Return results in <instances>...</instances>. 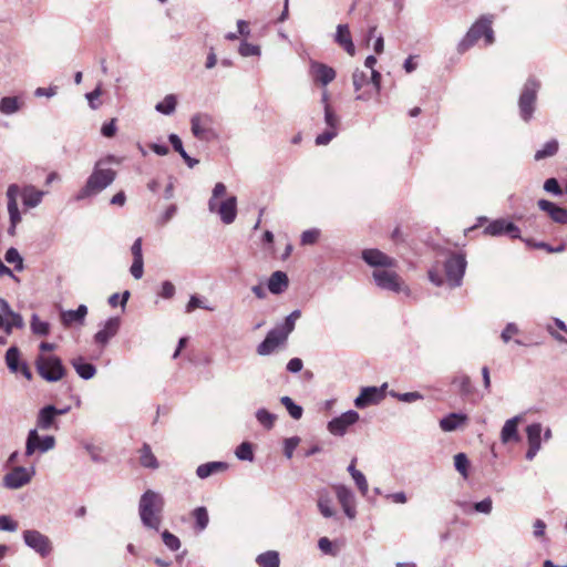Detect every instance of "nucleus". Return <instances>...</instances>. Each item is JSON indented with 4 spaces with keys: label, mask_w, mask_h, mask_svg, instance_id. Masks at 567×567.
Segmentation results:
<instances>
[{
    "label": "nucleus",
    "mask_w": 567,
    "mask_h": 567,
    "mask_svg": "<svg viewBox=\"0 0 567 567\" xmlns=\"http://www.w3.org/2000/svg\"><path fill=\"white\" fill-rule=\"evenodd\" d=\"M118 164L114 155H107L104 158L99 159L91 175L87 177L85 185L75 196L76 200H82L87 197L94 196L107 188L116 178V172L109 167L110 164Z\"/></svg>",
    "instance_id": "f257e3e1"
},
{
    "label": "nucleus",
    "mask_w": 567,
    "mask_h": 567,
    "mask_svg": "<svg viewBox=\"0 0 567 567\" xmlns=\"http://www.w3.org/2000/svg\"><path fill=\"white\" fill-rule=\"evenodd\" d=\"M163 496L153 491H145L138 503V515L144 527L158 532L162 524V512L164 509Z\"/></svg>",
    "instance_id": "f03ea898"
},
{
    "label": "nucleus",
    "mask_w": 567,
    "mask_h": 567,
    "mask_svg": "<svg viewBox=\"0 0 567 567\" xmlns=\"http://www.w3.org/2000/svg\"><path fill=\"white\" fill-rule=\"evenodd\" d=\"M466 259L462 254H452L444 262L445 281L450 288H456L462 285L463 277L466 269ZM430 281L440 287L444 284V278L440 275L437 268L429 270Z\"/></svg>",
    "instance_id": "7ed1b4c3"
},
{
    "label": "nucleus",
    "mask_w": 567,
    "mask_h": 567,
    "mask_svg": "<svg viewBox=\"0 0 567 567\" xmlns=\"http://www.w3.org/2000/svg\"><path fill=\"white\" fill-rule=\"evenodd\" d=\"M482 37H484L485 45H491L494 42L492 20L487 17H482L470 28L465 37L458 42L457 51L464 53Z\"/></svg>",
    "instance_id": "20e7f679"
},
{
    "label": "nucleus",
    "mask_w": 567,
    "mask_h": 567,
    "mask_svg": "<svg viewBox=\"0 0 567 567\" xmlns=\"http://www.w3.org/2000/svg\"><path fill=\"white\" fill-rule=\"evenodd\" d=\"M539 89L540 81L534 76L528 78L522 87L518 97V111L520 118L526 123L533 118Z\"/></svg>",
    "instance_id": "39448f33"
},
{
    "label": "nucleus",
    "mask_w": 567,
    "mask_h": 567,
    "mask_svg": "<svg viewBox=\"0 0 567 567\" xmlns=\"http://www.w3.org/2000/svg\"><path fill=\"white\" fill-rule=\"evenodd\" d=\"M35 368L48 382H56L65 375V368L56 355H39L35 360Z\"/></svg>",
    "instance_id": "423d86ee"
},
{
    "label": "nucleus",
    "mask_w": 567,
    "mask_h": 567,
    "mask_svg": "<svg viewBox=\"0 0 567 567\" xmlns=\"http://www.w3.org/2000/svg\"><path fill=\"white\" fill-rule=\"evenodd\" d=\"M190 128L194 136L200 141L210 142L218 138L215 121L208 114H195L190 118Z\"/></svg>",
    "instance_id": "0eeeda50"
},
{
    "label": "nucleus",
    "mask_w": 567,
    "mask_h": 567,
    "mask_svg": "<svg viewBox=\"0 0 567 567\" xmlns=\"http://www.w3.org/2000/svg\"><path fill=\"white\" fill-rule=\"evenodd\" d=\"M22 537L24 544L41 557L49 556L53 549L51 539L37 529L24 530Z\"/></svg>",
    "instance_id": "6e6552de"
},
{
    "label": "nucleus",
    "mask_w": 567,
    "mask_h": 567,
    "mask_svg": "<svg viewBox=\"0 0 567 567\" xmlns=\"http://www.w3.org/2000/svg\"><path fill=\"white\" fill-rule=\"evenodd\" d=\"M55 446V439L52 435L40 436L38 429H31L28 432L25 441V456H32L37 451L47 453Z\"/></svg>",
    "instance_id": "1a4fd4ad"
},
{
    "label": "nucleus",
    "mask_w": 567,
    "mask_h": 567,
    "mask_svg": "<svg viewBox=\"0 0 567 567\" xmlns=\"http://www.w3.org/2000/svg\"><path fill=\"white\" fill-rule=\"evenodd\" d=\"M372 277L375 281V285L384 290H390L393 292L403 291V281L400 276L392 270V268H383V269H374L372 272Z\"/></svg>",
    "instance_id": "9d476101"
},
{
    "label": "nucleus",
    "mask_w": 567,
    "mask_h": 567,
    "mask_svg": "<svg viewBox=\"0 0 567 567\" xmlns=\"http://www.w3.org/2000/svg\"><path fill=\"white\" fill-rule=\"evenodd\" d=\"M388 383L380 386H365L362 388L360 394L354 400V405L358 409H364L369 405L379 404L386 395Z\"/></svg>",
    "instance_id": "9b49d317"
},
{
    "label": "nucleus",
    "mask_w": 567,
    "mask_h": 567,
    "mask_svg": "<svg viewBox=\"0 0 567 567\" xmlns=\"http://www.w3.org/2000/svg\"><path fill=\"white\" fill-rule=\"evenodd\" d=\"M360 419V415L354 410H349L341 415L333 417L328 423V431L334 436H343L348 429L355 424Z\"/></svg>",
    "instance_id": "f8f14e48"
},
{
    "label": "nucleus",
    "mask_w": 567,
    "mask_h": 567,
    "mask_svg": "<svg viewBox=\"0 0 567 567\" xmlns=\"http://www.w3.org/2000/svg\"><path fill=\"white\" fill-rule=\"evenodd\" d=\"M34 473V467H31V470L29 471L23 466H17L11 472L4 475L3 485L7 488L11 489L21 488L31 481Z\"/></svg>",
    "instance_id": "ddd939ff"
},
{
    "label": "nucleus",
    "mask_w": 567,
    "mask_h": 567,
    "mask_svg": "<svg viewBox=\"0 0 567 567\" xmlns=\"http://www.w3.org/2000/svg\"><path fill=\"white\" fill-rule=\"evenodd\" d=\"M489 236L508 235L511 238H520L519 228L512 221L504 218L495 219L484 229Z\"/></svg>",
    "instance_id": "4468645a"
},
{
    "label": "nucleus",
    "mask_w": 567,
    "mask_h": 567,
    "mask_svg": "<svg viewBox=\"0 0 567 567\" xmlns=\"http://www.w3.org/2000/svg\"><path fill=\"white\" fill-rule=\"evenodd\" d=\"M362 259L374 269L394 268L396 260L379 249H364Z\"/></svg>",
    "instance_id": "2eb2a0df"
},
{
    "label": "nucleus",
    "mask_w": 567,
    "mask_h": 567,
    "mask_svg": "<svg viewBox=\"0 0 567 567\" xmlns=\"http://www.w3.org/2000/svg\"><path fill=\"white\" fill-rule=\"evenodd\" d=\"M120 326L121 319L118 317L109 318L102 329L94 334V342L101 348L106 347L110 340L117 334Z\"/></svg>",
    "instance_id": "dca6fc26"
},
{
    "label": "nucleus",
    "mask_w": 567,
    "mask_h": 567,
    "mask_svg": "<svg viewBox=\"0 0 567 567\" xmlns=\"http://www.w3.org/2000/svg\"><path fill=\"white\" fill-rule=\"evenodd\" d=\"M286 341L287 338L284 336V333L274 328L267 333L264 341L257 346V353L262 357L269 355Z\"/></svg>",
    "instance_id": "f3484780"
},
{
    "label": "nucleus",
    "mask_w": 567,
    "mask_h": 567,
    "mask_svg": "<svg viewBox=\"0 0 567 567\" xmlns=\"http://www.w3.org/2000/svg\"><path fill=\"white\" fill-rule=\"evenodd\" d=\"M334 491L344 514L348 518L353 519L357 515V509L354 506V494L349 487L344 485H336Z\"/></svg>",
    "instance_id": "a211bd4d"
},
{
    "label": "nucleus",
    "mask_w": 567,
    "mask_h": 567,
    "mask_svg": "<svg viewBox=\"0 0 567 567\" xmlns=\"http://www.w3.org/2000/svg\"><path fill=\"white\" fill-rule=\"evenodd\" d=\"M37 429L41 431L58 430L54 405H45L39 410L37 415Z\"/></svg>",
    "instance_id": "6ab92c4d"
},
{
    "label": "nucleus",
    "mask_w": 567,
    "mask_h": 567,
    "mask_svg": "<svg viewBox=\"0 0 567 567\" xmlns=\"http://www.w3.org/2000/svg\"><path fill=\"white\" fill-rule=\"evenodd\" d=\"M214 213H217L219 215L224 224H231L237 216V198L235 196H229L219 204L217 202L216 210Z\"/></svg>",
    "instance_id": "aec40b11"
},
{
    "label": "nucleus",
    "mask_w": 567,
    "mask_h": 567,
    "mask_svg": "<svg viewBox=\"0 0 567 567\" xmlns=\"http://www.w3.org/2000/svg\"><path fill=\"white\" fill-rule=\"evenodd\" d=\"M537 206L540 210L547 213L553 221L557 224L567 223V210L565 208H561L547 199H539L537 202Z\"/></svg>",
    "instance_id": "412c9836"
},
{
    "label": "nucleus",
    "mask_w": 567,
    "mask_h": 567,
    "mask_svg": "<svg viewBox=\"0 0 567 567\" xmlns=\"http://www.w3.org/2000/svg\"><path fill=\"white\" fill-rule=\"evenodd\" d=\"M20 193L19 186L12 184L7 189L8 197V213L10 218V224L18 225L21 221V215L18 208L17 198Z\"/></svg>",
    "instance_id": "4be33fe9"
},
{
    "label": "nucleus",
    "mask_w": 567,
    "mask_h": 567,
    "mask_svg": "<svg viewBox=\"0 0 567 567\" xmlns=\"http://www.w3.org/2000/svg\"><path fill=\"white\" fill-rule=\"evenodd\" d=\"M334 41L343 48V50L351 56L355 54V47L353 44L349 25L348 24H339L337 27Z\"/></svg>",
    "instance_id": "5701e85b"
},
{
    "label": "nucleus",
    "mask_w": 567,
    "mask_h": 567,
    "mask_svg": "<svg viewBox=\"0 0 567 567\" xmlns=\"http://www.w3.org/2000/svg\"><path fill=\"white\" fill-rule=\"evenodd\" d=\"M311 73L313 74L315 80L322 85H328L336 78V71L331 66L319 62H312Z\"/></svg>",
    "instance_id": "b1692460"
},
{
    "label": "nucleus",
    "mask_w": 567,
    "mask_h": 567,
    "mask_svg": "<svg viewBox=\"0 0 567 567\" xmlns=\"http://www.w3.org/2000/svg\"><path fill=\"white\" fill-rule=\"evenodd\" d=\"M288 284L289 280L287 274L278 270L271 274L268 279L267 287L271 293L279 295L287 289Z\"/></svg>",
    "instance_id": "393cba45"
},
{
    "label": "nucleus",
    "mask_w": 567,
    "mask_h": 567,
    "mask_svg": "<svg viewBox=\"0 0 567 567\" xmlns=\"http://www.w3.org/2000/svg\"><path fill=\"white\" fill-rule=\"evenodd\" d=\"M467 421V416L463 413H450L440 420V427L444 432H452L463 426Z\"/></svg>",
    "instance_id": "a878e982"
},
{
    "label": "nucleus",
    "mask_w": 567,
    "mask_h": 567,
    "mask_svg": "<svg viewBox=\"0 0 567 567\" xmlns=\"http://www.w3.org/2000/svg\"><path fill=\"white\" fill-rule=\"evenodd\" d=\"M522 420L519 415H516L505 422L501 431V441L508 443L511 441H518V423Z\"/></svg>",
    "instance_id": "bb28decb"
},
{
    "label": "nucleus",
    "mask_w": 567,
    "mask_h": 567,
    "mask_svg": "<svg viewBox=\"0 0 567 567\" xmlns=\"http://www.w3.org/2000/svg\"><path fill=\"white\" fill-rule=\"evenodd\" d=\"M87 315V308L80 305L75 310H65L61 312V321L64 326L69 327L74 322L82 323Z\"/></svg>",
    "instance_id": "cd10ccee"
},
{
    "label": "nucleus",
    "mask_w": 567,
    "mask_h": 567,
    "mask_svg": "<svg viewBox=\"0 0 567 567\" xmlns=\"http://www.w3.org/2000/svg\"><path fill=\"white\" fill-rule=\"evenodd\" d=\"M71 364L79 374L84 380L92 379L96 373V368L89 362H85L82 357H78L71 360Z\"/></svg>",
    "instance_id": "c85d7f7f"
},
{
    "label": "nucleus",
    "mask_w": 567,
    "mask_h": 567,
    "mask_svg": "<svg viewBox=\"0 0 567 567\" xmlns=\"http://www.w3.org/2000/svg\"><path fill=\"white\" fill-rule=\"evenodd\" d=\"M317 505L320 514L323 517L330 518L336 515V511L332 506V498L327 489H322L318 493Z\"/></svg>",
    "instance_id": "c756f323"
},
{
    "label": "nucleus",
    "mask_w": 567,
    "mask_h": 567,
    "mask_svg": "<svg viewBox=\"0 0 567 567\" xmlns=\"http://www.w3.org/2000/svg\"><path fill=\"white\" fill-rule=\"evenodd\" d=\"M44 192L38 190L34 186H25L22 190L23 205L29 208L37 207L44 196Z\"/></svg>",
    "instance_id": "7c9ffc66"
},
{
    "label": "nucleus",
    "mask_w": 567,
    "mask_h": 567,
    "mask_svg": "<svg viewBox=\"0 0 567 567\" xmlns=\"http://www.w3.org/2000/svg\"><path fill=\"white\" fill-rule=\"evenodd\" d=\"M227 468L228 464L225 462H208L199 465L196 470V474L199 478L204 480L215 473L226 471Z\"/></svg>",
    "instance_id": "2f4dec72"
},
{
    "label": "nucleus",
    "mask_w": 567,
    "mask_h": 567,
    "mask_svg": "<svg viewBox=\"0 0 567 567\" xmlns=\"http://www.w3.org/2000/svg\"><path fill=\"white\" fill-rule=\"evenodd\" d=\"M138 452L140 463L143 467L150 470H157L159 467L158 461L154 453L152 452L150 444L144 443Z\"/></svg>",
    "instance_id": "473e14b6"
},
{
    "label": "nucleus",
    "mask_w": 567,
    "mask_h": 567,
    "mask_svg": "<svg viewBox=\"0 0 567 567\" xmlns=\"http://www.w3.org/2000/svg\"><path fill=\"white\" fill-rule=\"evenodd\" d=\"M256 563L260 567H279L280 558L279 553L276 550H268L257 556Z\"/></svg>",
    "instance_id": "72a5a7b5"
},
{
    "label": "nucleus",
    "mask_w": 567,
    "mask_h": 567,
    "mask_svg": "<svg viewBox=\"0 0 567 567\" xmlns=\"http://www.w3.org/2000/svg\"><path fill=\"white\" fill-rule=\"evenodd\" d=\"M21 107V103L17 96H4L0 100V113L11 115L17 113Z\"/></svg>",
    "instance_id": "f704fd0d"
},
{
    "label": "nucleus",
    "mask_w": 567,
    "mask_h": 567,
    "mask_svg": "<svg viewBox=\"0 0 567 567\" xmlns=\"http://www.w3.org/2000/svg\"><path fill=\"white\" fill-rule=\"evenodd\" d=\"M542 431L543 426L540 423H532L526 427L528 445L542 447Z\"/></svg>",
    "instance_id": "c9c22d12"
},
{
    "label": "nucleus",
    "mask_w": 567,
    "mask_h": 567,
    "mask_svg": "<svg viewBox=\"0 0 567 567\" xmlns=\"http://www.w3.org/2000/svg\"><path fill=\"white\" fill-rule=\"evenodd\" d=\"M558 151L557 140H550L544 144V146L535 153V161H542L547 157L554 156Z\"/></svg>",
    "instance_id": "e433bc0d"
},
{
    "label": "nucleus",
    "mask_w": 567,
    "mask_h": 567,
    "mask_svg": "<svg viewBox=\"0 0 567 567\" xmlns=\"http://www.w3.org/2000/svg\"><path fill=\"white\" fill-rule=\"evenodd\" d=\"M177 100L174 94H168L162 102L155 105V110L162 114L171 115L176 109Z\"/></svg>",
    "instance_id": "4c0bfd02"
},
{
    "label": "nucleus",
    "mask_w": 567,
    "mask_h": 567,
    "mask_svg": "<svg viewBox=\"0 0 567 567\" xmlns=\"http://www.w3.org/2000/svg\"><path fill=\"white\" fill-rule=\"evenodd\" d=\"M19 359H20V352H19V349L17 347H11L7 350V353H6V363L9 368V370L13 373H17L19 372V368H20V363H19Z\"/></svg>",
    "instance_id": "58836bf2"
},
{
    "label": "nucleus",
    "mask_w": 567,
    "mask_h": 567,
    "mask_svg": "<svg viewBox=\"0 0 567 567\" xmlns=\"http://www.w3.org/2000/svg\"><path fill=\"white\" fill-rule=\"evenodd\" d=\"M281 404L286 408L289 415L295 419L299 420L302 416L303 409L302 406L296 404L290 396H281L280 398Z\"/></svg>",
    "instance_id": "ea45409f"
},
{
    "label": "nucleus",
    "mask_w": 567,
    "mask_h": 567,
    "mask_svg": "<svg viewBox=\"0 0 567 567\" xmlns=\"http://www.w3.org/2000/svg\"><path fill=\"white\" fill-rule=\"evenodd\" d=\"M235 455L240 461H254V451H252V444L249 442H243L240 443L235 451Z\"/></svg>",
    "instance_id": "a19ab883"
},
{
    "label": "nucleus",
    "mask_w": 567,
    "mask_h": 567,
    "mask_svg": "<svg viewBox=\"0 0 567 567\" xmlns=\"http://www.w3.org/2000/svg\"><path fill=\"white\" fill-rule=\"evenodd\" d=\"M454 466L455 470L463 476V478L468 477L470 461L465 453H457L454 456Z\"/></svg>",
    "instance_id": "79ce46f5"
},
{
    "label": "nucleus",
    "mask_w": 567,
    "mask_h": 567,
    "mask_svg": "<svg viewBox=\"0 0 567 567\" xmlns=\"http://www.w3.org/2000/svg\"><path fill=\"white\" fill-rule=\"evenodd\" d=\"M256 419L265 429L270 430L277 417L266 409H259L256 412Z\"/></svg>",
    "instance_id": "37998d69"
},
{
    "label": "nucleus",
    "mask_w": 567,
    "mask_h": 567,
    "mask_svg": "<svg viewBox=\"0 0 567 567\" xmlns=\"http://www.w3.org/2000/svg\"><path fill=\"white\" fill-rule=\"evenodd\" d=\"M389 395L405 403H412L419 400H423V394L414 391V392H405V393H399L396 391L391 390L389 392Z\"/></svg>",
    "instance_id": "c03bdc74"
},
{
    "label": "nucleus",
    "mask_w": 567,
    "mask_h": 567,
    "mask_svg": "<svg viewBox=\"0 0 567 567\" xmlns=\"http://www.w3.org/2000/svg\"><path fill=\"white\" fill-rule=\"evenodd\" d=\"M193 516L196 520V526H197L198 530H200V532L204 530L207 527L208 522H209L207 509L203 506L197 507L194 509Z\"/></svg>",
    "instance_id": "a18cd8bd"
},
{
    "label": "nucleus",
    "mask_w": 567,
    "mask_h": 567,
    "mask_svg": "<svg viewBox=\"0 0 567 567\" xmlns=\"http://www.w3.org/2000/svg\"><path fill=\"white\" fill-rule=\"evenodd\" d=\"M31 330L34 334L47 336L50 332V324L41 321L37 315H33L31 318Z\"/></svg>",
    "instance_id": "49530a36"
},
{
    "label": "nucleus",
    "mask_w": 567,
    "mask_h": 567,
    "mask_svg": "<svg viewBox=\"0 0 567 567\" xmlns=\"http://www.w3.org/2000/svg\"><path fill=\"white\" fill-rule=\"evenodd\" d=\"M352 83H353L354 90L357 92H359L365 85L370 84V79L364 71L357 69L352 74Z\"/></svg>",
    "instance_id": "de8ad7c7"
},
{
    "label": "nucleus",
    "mask_w": 567,
    "mask_h": 567,
    "mask_svg": "<svg viewBox=\"0 0 567 567\" xmlns=\"http://www.w3.org/2000/svg\"><path fill=\"white\" fill-rule=\"evenodd\" d=\"M4 259L9 264H13L14 268L18 271H21L23 269V259L16 248H13V247L9 248L6 251Z\"/></svg>",
    "instance_id": "09e8293b"
},
{
    "label": "nucleus",
    "mask_w": 567,
    "mask_h": 567,
    "mask_svg": "<svg viewBox=\"0 0 567 567\" xmlns=\"http://www.w3.org/2000/svg\"><path fill=\"white\" fill-rule=\"evenodd\" d=\"M226 194V186L223 183H217L212 192V197L208 200V209L209 212L216 210L217 199L223 197Z\"/></svg>",
    "instance_id": "8fccbe9b"
},
{
    "label": "nucleus",
    "mask_w": 567,
    "mask_h": 567,
    "mask_svg": "<svg viewBox=\"0 0 567 567\" xmlns=\"http://www.w3.org/2000/svg\"><path fill=\"white\" fill-rule=\"evenodd\" d=\"M324 123L328 128H334L336 131L339 128L340 120L330 104H326L324 106Z\"/></svg>",
    "instance_id": "3c124183"
},
{
    "label": "nucleus",
    "mask_w": 567,
    "mask_h": 567,
    "mask_svg": "<svg viewBox=\"0 0 567 567\" xmlns=\"http://www.w3.org/2000/svg\"><path fill=\"white\" fill-rule=\"evenodd\" d=\"M7 318H8L7 326H6L7 334H10L12 332L13 328H19V329L23 328L24 321H23V318L21 317V315L13 311Z\"/></svg>",
    "instance_id": "603ef678"
},
{
    "label": "nucleus",
    "mask_w": 567,
    "mask_h": 567,
    "mask_svg": "<svg viewBox=\"0 0 567 567\" xmlns=\"http://www.w3.org/2000/svg\"><path fill=\"white\" fill-rule=\"evenodd\" d=\"M320 237V230L317 228H311L308 230H305L301 234L300 243L302 246L313 245L318 241Z\"/></svg>",
    "instance_id": "864d4df0"
},
{
    "label": "nucleus",
    "mask_w": 567,
    "mask_h": 567,
    "mask_svg": "<svg viewBox=\"0 0 567 567\" xmlns=\"http://www.w3.org/2000/svg\"><path fill=\"white\" fill-rule=\"evenodd\" d=\"M452 383L455 384V385H458L460 386V391L463 394H470L472 392L471 379L466 374H461V375L455 377L453 379Z\"/></svg>",
    "instance_id": "5fc2aeb1"
},
{
    "label": "nucleus",
    "mask_w": 567,
    "mask_h": 567,
    "mask_svg": "<svg viewBox=\"0 0 567 567\" xmlns=\"http://www.w3.org/2000/svg\"><path fill=\"white\" fill-rule=\"evenodd\" d=\"M162 539L165 546L173 551L179 549L181 547V542L178 537L169 533L168 530H164L162 533Z\"/></svg>",
    "instance_id": "6e6d98bb"
},
{
    "label": "nucleus",
    "mask_w": 567,
    "mask_h": 567,
    "mask_svg": "<svg viewBox=\"0 0 567 567\" xmlns=\"http://www.w3.org/2000/svg\"><path fill=\"white\" fill-rule=\"evenodd\" d=\"M238 52L241 56H259L260 48L252 43L241 42Z\"/></svg>",
    "instance_id": "4d7b16f0"
},
{
    "label": "nucleus",
    "mask_w": 567,
    "mask_h": 567,
    "mask_svg": "<svg viewBox=\"0 0 567 567\" xmlns=\"http://www.w3.org/2000/svg\"><path fill=\"white\" fill-rule=\"evenodd\" d=\"M337 135L338 131L334 128H327L316 137V144L319 146L328 145Z\"/></svg>",
    "instance_id": "13d9d810"
},
{
    "label": "nucleus",
    "mask_w": 567,
    "mask_h": 567,
    "mask_svg": "<svg viewBox=\"0 0 567 567\" xmlns=\"http://www.w3.org/2000/svg\"><path fill=\"white\" fill-rule=\"evenodd\" d=\"M544 189L547 193L554 194L556 196H560L563 194V189L558 183V181L554 177L548 178L544 183Z\"/></svg>",
    "instance_id": "bf43d9fd"
},
{
    "label": "nucleus",
    "mask_w": 567,
    "mask_h": 567,
    "mask_svg": "<svg viewBox=\"0 0 567 567\" xmlns=\"http://www.w3.org/2000/svg\"><path fill=\"white\" fill-rule=\"evenodd\" d=\"M18 524L8 515L0 516V530L3 532H16Z\"/></svg>",
    "instance_id": "052dcab7"
},
{
    "label": "nucleus",
    "mask_w": 567,
    "mask_h": 567,
    "mask_svg": "<svg viewBox=\"0 0 567 567\" xmlns=\"http://www.w3.org/2000/svg\"><path fill=\"white\" fill-rule=\"evenodd\" d=\"M518 332H519V329H518L517 324L514 322H509L506 324V327L502 331L501 338L505 343H507L511 341L512 337L514 334H517Z\"/></svg>",
    "instance_id": "680f3d73"
},
{
    "label": "nucleus",
    "mask_w": 567,
    "mask_h": 567,
    "mask_svg": "<svg viewBox=\"0 0 567 567\" xmlns=\"http://www.w3.org/2000/svg\"><path fill=\"white\" fill-rule=\"evenodd\" d=\"M130 272L135 279H141L144 274V260L133 258Z\"/></svg>",
    "instance_id": "e2e57ef3"
},
{
    "label": "nucleus",
    "mask_w": 567,
    "mask_h": 567,
    "mask_svg": "<svg viewBox=\"0 0 567 567\" xmlns=\"http://www.w3.org/2000/svg\"><path fill=\"white\" fill-rule=\"evenodd\" d=\"M295 324H296V321L287 316L285 319V322L281 323L280 326H277L276 329L278 331H281V333H284V336L288 339L289 334L295 329Z\"/></svg>",
    "instance_id": "0e129e2a"
},
{
    "label": "nucleus",
    "mask_w": 567,
    "mask_h": 567,
    "mask_svg": "<svg viewBox=\"0 0 567 567\" xmlns=\"http://www.w3.org/2000/svg\"><path fill=\"white\" fill-rule=\"evenodd\" d=\"M318 547L322 553H324L327 555H332V556L337 555L336 550L333 549L332 542L327 537H321L318 540Z\"/></svg>",
    "instance_id": "69168bd1"
},
{
    "label": "nucleus",
    "mask_w": 567,
    "mask_h": 567,
    "mask_svg": "<svg viewBox=\"0 0 567 567\" xmlns=\"http://www.w3.org/2000/svg\"><path fill=\"white\" fill-rule=\"evenodd\" d=\"M357 487L361 492V494L364 496L368 493V481L362 472L357 473L354 476H352Z\"/></svg>",
    "instance_id": "338daca9"
},
{
    "label": "nucleus",
    "mask_w": 567,
    "mask_h": 567,
    "mask_svg": "<svg viewBox=\"0 0 567 567\" xmlns=\"http://www.w3.org/2000/svg\"><path fill=\"white\" fill-rule=\"evenodd\" d=\"M474 508L478 513L489 514L493 508V502L489 497L474 504Z\"/></svg>",
    "instance_id": "774afa93"
}]
</instances>
